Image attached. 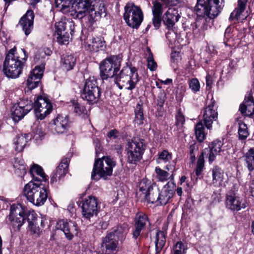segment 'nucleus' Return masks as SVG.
I'll list each match as a JSON object with an SVG mask.
<instances>
[{
  "label": "nucleus",
  "instance_id": "nucleus-1",
  "mask_svg": "<svg viewBox=\"0 0 254 254\" xmlns=\"http://www.w3.org/2000/svg\"><path fill=\"white\" fill-rule=\"evenodd\" d=\"M70 9V15L74 18H84L86 26H93L95 21L103 15H106L104 3L100 1L92 2L91 0H73Z\"/></svg>",
  "mask_w": 254,
  "mask_h": 254
},
{
  "label": "nucleus",
  "instance_id": "nucleus-2",
  "mask_svg": "<svg viewBox=\"0 0 254 254\" xmlns=\"http://www.w3.org/2000/svg\"><path fill=\"white\" fill-rule=\"evenodd\" d=\"M218 0H214L213 5L210 0H197L195 6V10L199 16L203 17L197 20L193 26V32L196 34L198 30L204 31L211 27L213 19L218 15L221 10V7L218 6Z\"/></svg>",
  "mask_w": 254,
  "mask_h": 254
},
{
  "label": "nucleus",
  "instance_id": "nucleus-3",
  "mask_svg": "<svg viewBox=\"0 0 254 254\" xmlns=\"http://www.w3.org/2000/svg\"><path fill=\"white\" fill-rule=\"evenodd\" d=\"M28 58L24 49L20 52H16V48L14 47L6 54L2 64L3 74L8 78L14 79L21 74Z\"/></svg>",
  "mask_w": 254,
  "mask_h": 254
},
{
  "label": "nucleus",
  "instance_id": "nucleus-4",
  "mask_svg": "<svg viewBox=\"0 0 254 254\" xmlns=\"http://www.w3.org/2000/svg\"><path fill=\"white\" fill-rule=\"evenodd\" d=\"M23 194L27 200L36 206L44 205L48 197L45 186L33 181L29 182L24 186Z\"/></svg>",
  "mask_w": 254,
  "mask_h": 254
},
{
  "label": "nucleus",
  "instance_id": "nucleus-5",
  "mask_svg": "<svg viewBox=\"0 0 254 254\" xmlns=\"http://www.w3.org/2000/svg\"><path fill=\"white\" fill-rule=\"evenodd\" d=\"M116 165L115 160L109 156H103L95 161L91 173V179L97 181L100 178L106 180L112 175L113 168Z\"/></svg>",
  "mask_w": 254,
  "mask_h": 254
},
{
  "label": "nucleus",
  "instance_id": "nucleus-6",
  "mask_svg": "<svg viewBox=\"0 0 254 254\" xmlns=\"http://www.w3.org/2000/svg\"><path fill=\"white\" fill-rule=\"evenodd\" d=\"M124 19L128 26L138 29L143 20V13L140 6L127 2L124 7Z\"/></svg>",
  "mask_w": 254,
  "mask_h": 254
},
{
  "label": "nucleus",
  "instance_id": "nucleus-7",
  "mask_svg": "<svg viewBox=\"0 0 254 254\" xmlns=\"http://www.w3.org/2000/svg\"><path fill=\"white\" fill-rule=\"evenodd\" d=\"M145 141L141 138L133 137L127 144V161L128 163L135 164L142 158L146 149Z\"/></svg>",
  "mask_w": 254,
  "mask_h": 254
},
{
  "label": "nucleus",
  "instance_id": "nucleus-8",
  "mask_svg": "<svg viewBox=\"0 0 254 254\" xmlns=\"http://www.w3.org/2000/svg\"><path fill=\"white\" fill-rule=\"evenodd\" d=\"M101 91L94 76H90L85 81L84 88L81 93V98L89 103H97L100 98Z\"/></svg>",
  "mask_w": 254,
  "mask_h": 254
},
{
  "label": "nucleus",
  "instance_id": "nucleus-9",
  "mask_svg": "<svg viewBox=\"0 0 254 254\" xmlns=\"http://www.w3.org/2000/svg\"><path fill=\"white\" fill-rule=\"evenodd\" d=\"M121 61L116 56H112L103 61L100 64V76L103 80L113 77L121 65Z\"/></svg>",
  "mask_w": 254,
  "mask_h": 254
},
{
  "label": "nucleus",
  "instance_id": "nucleus-10",
  "mask_svg": "<svg viewBox=\"0 0 254 254\" xmlns=\"http://www.w3.org/2000/svg\"><path fill=\"white\" fill-rule=\"evenodd\" d=\"M98 199L95 196L89 195L82 201L81 209L83 218L90 220L94 216H97L100 206Z\"/></svg>",
  "mask_w": 254,
  "mask_h": 254
},
{
  "label": "nucleus",
  "instance_id": "nucleus-11",
  "mask_svg": "<svg viewBox=\"0 0 254 254\" xmlns=\"http://www.w3.org/2000/svg\"><path fill=\"white\" fill-rule=\"evenodd\" d=\"M33 108L31 100L28 99H20L17 104L11 109V117L13 120L17 122L21 120Z\"/></svg>",
  "mask_w": 254,
  "mask_h": 254
},
{
  "label": "nucleus",
  "instance_id": "nucleus-12",
  "mask_svg": "<svg viewBox=\"0 0 254 254\" xmlns=\"http://www.w3.org/2000/svg\"><path fill=\"white\" fill-rule=\"evenodd\" d=\"M25 208L20 204L11 205L8 217L9 223L14 227L19 229L25 221L24 217Z\"/></svg>",
  "mask_w": 254,
  "mask_h": 254
},
{
  "label": "nucleus",
  "instance_id": "nucleus-13",
  "mask_svg": "<svg viewBox=\"0 0 254 254\" xmlns=\"http://www.w3.org/2000/svg\"><path fill=\"white\" fill-rule=\"evenodd\" d=\"M33 108L36 117L43 120L51 112L53 106L49 99L39 96L35 100Z\"/></svg>",
  "mask_w": 254,
  "mask_h": 254
},
{
  "label": "nucleus",
  "instance_id": "nucleus-14",
  "mask_svg": "<svg viewBox=\"0 0 254 254\" xmlns=\"http://www.w3.org/2000/svg\"><path fill=\"white\" fill-rule=\"evenodd\" d=\"M69 126L68 117L59 115L50 124L49 128L53 133L60 134L66 132Z\"/></svg>",
  "mask_w": 254,
  "mask_h": 254
},
{
  "label": "nucleus",
  "instance_id": "nucleus-15",
  "mask_svg": "<svg viewBox=\"0 0 254 254\" xmlns=\"http://www.w3.org/2000/svg\"><path fill=\"white\" fill-rule=\"evenodd\" d=\"M57 228L61 230L66 239L71 240L78 234V228L76 223L67 220H60L57 223Z\"/></svg>",
  "mask_w": 254,
  "mask_h": 254
},
{
  "label": "nucleus",
  "instance_id": "nucleus-16",
  "mask_svg": "<svg viewBox=\"0 0 254 254\" xmlns=\"http://www.w3.org/2000/svg\"><path fill=\"white\" fill-rule=\"evenodd\" d=\"M217 109L215 101L213 99L211 100L210 103L204 109L203 114V121L205 127L208 129H211V125L217 119Z\"/></svg>",
  "mask_w": 254,
  "mask_h": 254
},
{
  "label": "nucleus",
  "instance_id": "nucleus-17",
  "mask_svg": "<svg viewBox=\"0 0 254 254\" xmlns=\"http://www.w3.org/2000/svg\"><path fill=\"white\" fill-rule=\"evenodd\" d=\"M148 222L147 216L142 213H137L135 216L134 224L132 230V238L137 243L141 231L145 228Z\"/></svg>",
  "mask_w": 254,
  "mask_h": 254
},
{
  "label": "nucleus",
  "instance_id": "nucleus-18",
  "mask_svg": "<svg viewBox=\"0 0 254 254\" xmlns=\"http://www.w3.org/2000/svg\"><path fill=\"white\" fill-rule=\"evenodd\" d=\"M44 69L45 64H42L35 66L31 71L27 80V86L29 89H33L39 86L40 80L43 75Z\"/></svg>",
  "mask_w": 254,
  "mask_h": 254
},
{
  "label": "nucleus",
  "instance_id": "nucleus-19",
  "mask_svg": "<svg viewBox=\"0 0 254 254\" xmlns=\"http://www.w3.org/2000/svg\"><path fill=\"white\" fill-rule=\"evenodd\" d=\"M175 189V184L173 182H168L164 186L161 192H159L158 204L160 205L166 204L173 196Z\"/></svg>",
  "mask_w": 254,
  "mask_h": 254
},
{
  "label": "nucleus",
  "instance_id": "nucleus-20",
  "mask_svg": "<svg viewBox=\"0 0 254 254\" xmlns=\"http://www.w3.org/2000/svg\"><path fill=\"white\" fill-rule=\"evenodd\" d=\"M226 206L228 209L236 211H238L241 209L246 207V204L243 202L242 198L232 193L227 194Z\"/></svg>",
  "mask_w": 254,
  "mask_h": 254
},
{
  "label": "nucleus",
  "instance_id": "nucleus-21",
  "mask_svg": "<svg viewBox=\"0 0 254 254\" xmlns=\"http://www.w3.org/2000/svg\"><path fill=\"white\" fill-rule=\"evenodd\" d=\"M34 17L33 11L28 10L19 21L20 26L26 36L28 35L33 29Z\"/></svg>",
  "mask_w": 254,
  "mask_h": 254
},
{
  "label": "nucleus",
  "instance_id": "nucleus-22",
  "mask_svg": "<svg viewBox=\"0 0 254 254\" xmlns=\"http://www.w3.org/2000/svg\"><path fill=\"white\" fill-rule=\"evenodd\" d=\"M69 158L63 159L51 176V183L53 184L63 179L67 172Z\"/></svg>",
  "mask_w": 254,
  "mask_h": 254
},
{
  "label": "nucleus",
  "instance_id": "nucleus-23",
  "mask_svg": "<svg viewBox=\"0 0 254 254\" xmlns=\"http://www.w3.org/2000/svg\"><path fill=\"white\" fill-rule=\"evenodd\" d=\"M133 67L127 65L123 68L119 74L115 76V82L120 89L123 88L124 86L127 85V80L131 76Z\"/></svg>",
  "mask_w": 254,
  "mask_h": 254
},
{
  "label": "nucleus",
  "instance_id": "nucleus-24",
  "mask_svg": "<svg viewBox=\"0 0 254 254\" xmlns=\"http://www.w3.org/2000/svg\"><path fill=\"white\" fill-rule=\"evenodd\" d=\"M222 143L221 141L215 140L212 142L208 148H205L202 151V153L208 158L209 163H212L215 160L216 156L221 151Z\"/></svg>",
  "mask_w": 254,
  "mask_h": 254
},
{
  "label": "nucleus",
  "instance_id": "nucleus-25",
  "mask_svg": "<svg viewBox=\"0 0 254 254\" xmlns=\"http://www.w3.org/2000/svg\"><path fill=\"white\" fill-rule=\"evenodd\" d=\"M56 35L57 42L61 45H66L68 43L69 36L67 34L66 25L64 22L60 21L56 23Z\"/></svg>",
  "mask_w": 254,
  "mask_h": 254
},
{
  "label": "nucleus",
  "instance_id": "nucleus-26",
  "mask_svg": "<svg viewBox=\"0 0 254 254\" xmlns=\"http://www.w3.org/2000/svg\"><path fill=\"white\" fill-rule=\"evenodd\" d=\"M239 111L244 116H251L254 114V100L253 94H247L243 102L240 105Z\"/></svg>",
  "mask_w": 254,
  "mask_h": 254
},
{
  "label": "nucleus",
  "instance_id": "nucleus-27",
  "mask_svg": "<svg viewBox=\"0 0 254 254\" xmlns=\"http://www.w3.org/2000/svg\"><path fill=\"white\" fill-rule=\"evenodd\" d=\"M180 17L178 10L174 7H170L164 15L163 22L167 28L170 29L173 28Z\"/></svg>",
  "mask_w": 254,
  "mask_h": 254
},
{
  "label": "nucleus",
  "instance_id": "nucleus-28",
  "mask_svg": "<svg viewBox=\"0 0 254 254\" xmlns=\"http://www.w3.org/2000/svg\"><path fill=\"white\" fill-rule=\"evenodd\" d=\"M105 47V41L101 36L93 37L85 45L86 50L95 52L103 50Z\"/></svg>",
  "mask_w": 254,
  "mask_h": 254
},
{
  "label": "nucleus",
  "instance_id": "nucleus-29",
  "mask_svg": "<svg viewBox=\"0 0 254 254\" xmlns=\"http://www.w3.org/2000/svg\"><path fill=\"white\" fill-rule=\"evenodd\" d=\"M30 173L32 178L31 181L39 183V182H46L48 180V176L45 174L42 168L38 165L34 164L31 167Z\"/></svg>",
  "mask_w": 254,
  "mask_h": 254
},
{
  "label": "nucleus",
  "instance_id": "nucleus-30",
  "mask_svg": "<svg viewBox=\"0 0 254 254\" xmlns=\"http://www.w3.org/2000/svg\"><path fill=\"white\" fill-rule=\"evenodd\" d=\"M210 172L212 177V184L214 186L220 187L224 185V172L220 167L215 166Z\"/></svg>",
  "mask_w": 254,
  "mask_h": 254
},
{
  "label": "nucleus",
  "instance_id": "nucleus-31",
  "mask_svg": "<svg viewBox=\"0 0 254 254\" xmlns=\"http://www.w3.org/2000/svg\"><path fill=\"white\" fill-rule=\"evenodd\" d=\"M127 233V225L124 223L113 228L112 230L108 233L113 234L114 237L119 241L125 239Z\"/></svg>",
  "mask_w": 254,
  "mask_h": 254
},
{
  "label": "nucleus",
  "instance_id": "nucleus-32",
  "mask_svg": "<svg viewBox=\"0 0 254 254\" xmlns=\"http://www.w3.org/2000/svg\"><path fill=\"white\" fill-rule=\"evenodd\" d=\"M152 186L151 182L146 179H142L139 184V190L136 192V195L140 199V201L144 197V195L147 194L149 191L152 190Z\"/></svg>",
  "mask_w": 254,
  "mask_h": 254
},
{
  "label": "nucleus",
  "instance_id": "nucleus-33",
  "mask_svg": "<svg viewBox=\"0 0 254 254\" xmlns=\"http://www.w3.org/2000/svg\"><path fill=\"white\" fill-rule=\"evenodd\" d=\"M246 5V2L242 0H238V7H236L231 13L229 20L230 21H238L240 16L244 11Z\"/></svg>",
  "mask_w": 254,
  "mask_h": 254
},
{
  "label": "nucleus",
  "instance_id": "nucleus-34",
  "mask_svg": "<svg viewBox=\"0 0 254 254\" xmlns=\"http://www.w3.org/2000/svg\"><path fill=\"white\" fill-rule=\"evenodd\" d=\"M166 243L165 234L164 232L157 231L155 236L156 254H159Z\"/></svg>",
  "mask_w": 254,
  "mask_h": 254
},
{
  "label": "nucleus",
  "instance_id": "nucleus-35",
  "mask_svg": "<svg viewBox=\"0 0 254 254\" xmlns=\"http://www.w3.org/2000/svg\"><path fill=\"white\" fill-rule=\"evenodd\" d=\"M61 62L63 68L66 71H69L75 65L76 59L72 55H67L62 58Z\"/></svg>",
  "mask_w": 254,
  "mask_h": 254
},
{
  "label": "nucleus",
  "instance_id": "nucleus-36",
  "mask_svg": "<svg viewBox=\"0 0 254 254\" xmlns=\"http://www.w3.org/2000/svg\"><path fill=\"white\" fill-rule=\"evenodd\" d=\"M244 160L250 172L254 170V147L251 148L244 155Z\"/></svg>",
  "mask_w": 254,
  "mask_h": 254
},
{
  "label": "nucleus",
  "instance_id": "nucleus-37",
  "mask_svg": "<svg viewBox=\"0 0 254 254\" xmlns=\"http://www.w3.org/2000/svg\"><path fill=\"white\" fill-rule=\"evenodd\" d=\"M127 81V85L124 86V88L128 90H132L135 88L139 81L138 75L135 67L133 68L131 76L128 78Z\"/></svg>",
  "mask_w": 254,
  "mask_h": 254
},
{
  "label": "nucleus",
  "instance_id": "nucleus-38",
  "mask_svg": "<svg viewBox=\"0 0 254 254\" xmlns=\"http://www.w3.org/2000/svg\"><path fill=\"white\" fill-rule=\"evenodd\" d=\"M159 198V191L157 189L152 188V190L149 191L147 194L144 195V197L141 201H146L151 203H157Z\"/></svg>",
  "mask_w": 254,
  "mask_h": 254
},
{
  "label": "nucleus",
  "instance_id": "nucleus-39",
  "mask_svg": "<svg viewBox=\"0 0 254 254\" xmlns=\"http://www.w3.org/2000/svg\"><path fill=\"white\" fill-rule=\"evenodd\" d=\"M31 136L29 134H21L17 137L16 141H15V144L16 145L15 149L17 151H21L28 140H30Z\"/></svg>",
  "mask_w": 254,
  "mask_h": 254
},
{
  "label": "nucleus",
  "instance_id": "nucleus-40",
  "mask_svg": "<svg viewBox=\"0 0 254 254\" xmlns=\"http://www.w3.org/2000/svg\"><path fill=\"white\" fill-rule=\"evenodd\" d=\"M134 113L135 123L137 125H140L143 124L144 118L143 116V108L142 106L139 104H137L135 109Z\"/></svg>",
  "mask_w": 254,
  "mask_h": 254
},
{
  "label": "nucleus",
  "instance_id": "nucleus-41",
  "mask_svg": "<svg viewBox=\"0 0 254 254\" xmlns=\"http://www.w3.org/2000/svg\"><path fill=\"white\" fill-rule=\"evenodd\" d=\"M204 128L201 122L198 123L195 127V133L196 138L199 142L204 140L205 137V134L204 131Z\"/></svg>",
  "mask_w": 254,
  "mask_h": 254
},
{
  "label": "nucleus",
  "instance_id": "nucleus-42",
  "mask_svg": "<svg viewBox=\"0 0 254 254\" xmlns=\"http://www.w3.org/2000/svg\"><path fill=\"white\" fill-rule=\"evenodd\" d=\"M155 171L156 174V178L159 181H166L170 178L169 173L167 171L161 169L159 167H155Z\"/></svg>",
  "mask_w": 254,
  "mask_h": 254
},
{
  "label": "nucleus",
  "instance_id": "nucleus-43",
  "mask_svg": "<svg viewBox=\"0 0 254 254\" xmlns=\"http://www.w3.org/2000/svg\"><path fill=\"white\" fill-rule=\"evenodd\" d=\"M204 156L202 153L199 155L197 161L196 168L194 170L195 175L199 177L201 174L204 167Z\"/></svg>",
  "mask_w": 254,
  "mask_h": 254
},
{
  "label": "nucleus",
  "instance_id": "nucleus-44",
  "mask_svg": "<svg viewBox=\"0 0 254 254\" xmlns=\"http://www.w3.org/2000/svg\"><path fill=\"white\" fill-rule=\"evenodd\" d=\"M58 7L64 13L70 12V7L69 5V0H55Z\"/></svg>",
  "mask_w": 254,
  "mask_h": 254
},
{
  "label": "nucleus",
  "instance_id": "nucleus-45",
  "mask_svg": "<svg viewBox=\"0 0 254 254\" xmlns=\"http://www.w3.org/2000/svg\"><path fill=\"white\" fill-rule=\"evenodd\" d=\"M239 127L238 130V134L239 138L241 139H245L249 135L247 126L244 123L239 124Z\"/></svg>",
  "mask_w": 254,
  "mask_h": 254
},
{
  "label": "nucleus",
  "instance_id": "nucleus-46",
  "mask_svg": "<svg viewBox=\"0 0 254 254\" xmlns=\"http://www.w3.org/2000/svg\"><path fill=\"white\" fill-rule=\"evenodd\" d=\"M152 8L153 15L162 16L163 13V5L157 0L152 2Z\"/></svg>",
  "mask_w": 254,
  "mask_h": 254
},
{
  "label": "nucleus",
  "instance_id": "nucleus-47",
  "mask_svg": "<svg viewBox=\"0 0 254 254\" xmlns=\"http://www.w3.org/2000/svg\"><path fill=\"white\" fill-rule=\"evenodd\" d=\"M25 220L27 219L29 225L35 223L37 220V214L34 210H25L24 212Z\"/></svg>",
  "mask_w": 254,
  "mask_h": 254
},
{
  "label": "nucleus",
  "instance_id": "nucleus-48",
  "mask_svg": "<svg viewBox=\"0 0 254 254\" xmlns=\"http://www.w3.org/2000/svg\"><path fill=\"white\" fill-rule=\"evenodd\" d=\"M189 87L194 93H196L200 90V85L198 80L194 78L190 79L189 83Z\"/></svg>",
  "mask_w": 254,
  "mask_h": 254
},
{
  "label": "nucleus",
  "instance_id": "nucleus-49",
  "mask_svg": "<svg viewBox=\"0 0 254 254\" xmlns=\"http://www.w3.org/2000/svg\"><path fill=\"white\" fill-rule=\"evenodd\" d=\"M175 125L179 128H182L185 123V119L180 109L178 110L177 114L175 116Z\"/></svg>",
  "mask_w": 254,
  "mask_h": 254
},
{
  "label": "nucleus",
  "instance_id": "nucleus-50",
  "mask_svg": "<svg viewBox=\"0 0 254 254\" xmlns=\"http://www.w3.org/2000/svg\"><path fill=\"white\" fill-rule=\"evenodd\" d=\"M186 248L184 244L181 242H178L174 246L172 253H177L178 254H185Z\"/></svg>",
  "mask_w": 254,
  "mask_h": 254
},
{
  "label": "nucleus",
  "instance_id": "nucleus-51",
  "mask_svg": "<svg viewBox=\"0 0 254 254\" xmlns=\"http://www.w3.org/2000/svg\"><path fill=\"white\" fill-rule=\"evenodd\" d=\"M147 66L151 71H154L157 68V64L153 60L152 54H150L147 58Z\"/></svg>",
  "mask_w": 254,
  "mask_h": 254
},
{
  "label": "nucleus",
  "instance_id": "nucleus-52",
  "mask_svg": "<svg viewBox=\"0 0 254 254\" xmlns=\"http://www.w3.org/2000/svg\"><path fill=\"white\" fill-rule=\"evenodd\" d=\"M73 107L74 108V112L78 115L84 114L86 113V110L85 107L82 105L79 104L78 103H73Z\"/></svg>",
  "mask_w": 254,
  "mask_h": 254
},
{
  "label": "nucleus",
  "instance_id": "nucleus-53",
  "mask_svg": "<svg viewBox=\"0 0 254 254\" xmlns=\"http://www.w3.org/2000/svg\"><path fill=\"white\" fill-rule=\"evenodd\" d=\"M158 158L164 162H167L172 159V154L167 150H164L158 154Z\"/></svg>",
  "mask_w": 254,
  "mask_h": 254
},
{
  "label": "nucleus",
  "instance_id": "nucleus-54",
  "mask_svg": "<svg viewBox=\"0 0 254 254\" xmlns=\"http://www.w3.org/2000/svg\"><path fill=\"white\" fill-rule=\"evenodd\" d=\"M162 16L153 15L152 22L154 26L156 29H158L161 25Z\"/></svg>",
  "mask_w": 254,
  "mask_h": 254
},
{
  "label": "nucleus",
  "instance_id": "nucleus-55",
  "mask_svg": "<svg viewBox=\"0 0 254 254\" xmlns=\"http://www.w3.org/2000/svg\"><path fill=\"white\" fill-rule=\"evenodd\" d=\"M15 173L20 177H23L26 173V165H21L19 168L15 170Z\"/></svg>",
  "mask_w": 254,
  "mask_h": 254
},
{
  "label": "nucleus",
  "instance_id": "nucleus-56",
  "mask_svg": "<svg viewBox=\"0 0 254 254\" xmlns=\"http://www.w3.org/2000/svg\"><path fill=\"white\" fill-rule=\"evenodd\" d=\"M29 226L30 227V230L32 233H33L34 234H36L37 235H39L42 232V230L40 228L37 226V225L35 223H32Z\"/></svg>",
  "mask_w": 254,
  "mask_h": 254
},
{
  "label": "nucleus",
  "instance_id": "nucleus-57",
  "mask_svg": "<svg viewBox=\"0 0 254 254\" xmlns=\"http://www.w3.org/2000/svg\"><path fill=\"white\" fill-rule=\"evenodd\" d=\"M21 165H25L24 161L20 158H15L13 162V167L15 170L19 168Z\"/></svg>",
  "mask_w": 254,
  "mask_h": 254
},
{
  "label": "nucleus",
  "instance_id": "nucleus-58",
  "mask_svg": "<svg viewBox=\"0 0 254 254\" xmlns=\"http://www.w3.org/2000/svg\"><path fill=\"white\" fill-rule=\"evenodd\" d=\"M66 25V28H69V30L70 31V33L71 35H73L74 33V29H75V24L72 21L68 22V23H65Z\"/></svg>",
  "mask_w": 254,
  "mask_h": 254
},
{
  "label": "nucleus",
  "instance_id": "nucleus-59",
  "mask_svg": "<svg viewBox=\"0 0 254 254\" xmlns=\"http://www.w3.org/2000/svg\"><path fill=\"white\" fill-rule=\"evenodd\" d=\"M119 132L117 130L114 129L111 130L107 134L108 137L110 138H116L118 137Z\"/></svg>",
  "mask_w": 254,
  "mask_h": 254
},
{
  "label": "nucleus",
  "instance_id": "nucleus-60",
  "mask_svg": "<svg viewBox=\"0 0 254 254\" xmlns=\"http://www.w3.org/2000/svg\"><path fill=\"white\" fill-rule=\"evenodd\" d=\"M213 80L212 76L209 74H207L206 76V85L207 87L211 86L213 84Z\"/></svg>",
  "mask_w": 254,
  "mask_h": 254
},
{
  "label": "nucleus",
  "instance_id": "nucleus-61",
  "mask_svg": "<svg viewBox=\"0 0 254 254\" xmlns=\"http://www.w3.org/2000/svg\"><path fill=\"white\" fill-rule=\"evenodd\" d=\"M190 154H196L198 152V148L195 144L190 145L189 148Z\"/></svg>",
  "mask_w": 254,
  "mask_h": 254
},
{
  "label": "nucleus",
  "instance_id": "nucleus-62",
  "mask_svg": "<svg viewBox=\"0 0 254 254\" xmlns=\"http://www.w3.org/2000/svg\"><path fill=\"white\" fill-rule=\"evenodd\" d=\"M36 135H38V137H41L44 135V133L42 130L41 127H37L36 128V131L35 132ZM38 137V136L37 137Z\"/></svg>",
  "mask_w": 254,
  "mask_h": 254
},
{
  "label": "nucleus",
  "instance_id": "nucleus-63",
  "mask_svg": "<svg viewBox=\"0 0 254 254\" xmlns=\"http://www.w3.org/2000/svg\"><path fill=\"white\" fill-rule=\"evenodd\" d=\"M195 154H190V160L192 163H193L195 160Z\"/></svg>",
  "mask_w": 254,
  "mask_h": 254
},
{
  "label": "nucleus",
  "instance_id": "nucleus-64",
  "mask_svg": "<svg viewBox=\"0 0 254 254\" xmlns=\"http://www.w3.org/2000/svg\"><path fill=\"white\" fill-rule=\"evenodd\" d=\"M161 82L164 83V84H168L172 82V80L170 78H167L166 80L163 81L160 80Z\"/></svg>",
  "mask_w": 254,
  "mask_h": 254
}]
</instances>
